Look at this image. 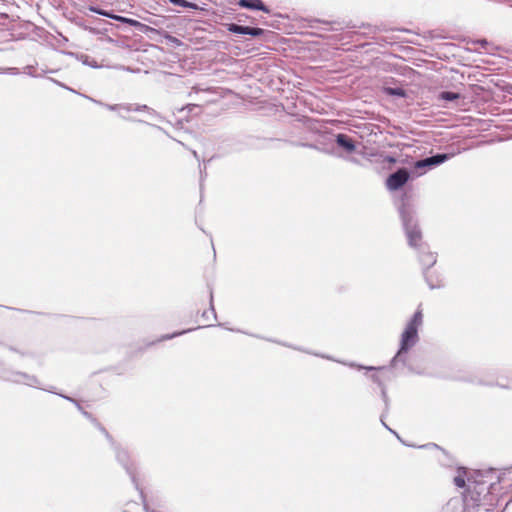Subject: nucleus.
Listing matches in <instances>:
<instances>
[{"mask_svg": "<svg viewBox=\"0 0 512 512\" xmlns=\"http://www.w3.org/2000/svg\"><path fill=\"white\" fill-rule=\"evenodd\" d=\"M65 399H67V400H69V401H71V402L75 403V404L77 405L78 409H79L80 411H82L81 406H80L78 403H76V401H75L74 399H72V398H70V397H66V396H65Z\"/></svg>", "mask_w": 512, "mask_h": 512, "instance_id": "21", "label": "nucleus"}, {"mask_svg": "<svg viewBox=\"0 0 512 512\" xmlns=\"http://www.w3.org/2000/svg\"><path fill=\"white\" fill-rule=\"evenodd\" d=\"M400 217L402 220L405 235L408 245L416 250H422L424 243L422 241V232L415 219L413 210L407 205L403 204L399 209Z\"/></svg>", "mask_w": 512, "mask_h": 512, "instance_id": "2", "label": "nucleus"}, {"mask_svg": "<svg viewBox=\"0 0 512 512\" xmlns=\"http://www.w3.org/2000/svg\"><path fill=\"white\" fill-rule=\"evenodd\" d=\"M382 395H383V397H384V399H385V398H386V393H385V390H384V389L382 390Z\"/></svg>", "mask_w": 512, "mask_h": 512, "instance_id": "26", "label": "nucleus"}, {"mask_svg": "<svg viewBox=\"0 0 512 512\" xmlns=\"http://www.w3.org/2000/svg\"><path fill=\"white\" fill-rule=\"evenodd\" d=\"M82 412H83V414H84L86 417H89V414H88L87 412H85V411H82Z\"/></svg>", "mask_w": 512, "mask_h": 512, "instance_id": "28", "label": "nucleus"}, {"mask_svg": "<svg viewBox=\"0 0 512 512\" xmlns=\"http://www.w3.org/2000/svg\"><path fill=\"white\" fill-rule=\"evenodd\" d=\"M25 73H27L28 75H31V76H35L34 73H33V67L32 66H27L25 68Z\"/></svg>", "mask_w": 512, "mask_h": 512, "instance_id": "20", "label": "nucleus"}, {"mask_svg": "<svg viewBox=\"0 0 512 512\" xmlns=\"http://www.w3.org/2000/svg\"><path fill=\"white\" fill-rule=\"evenodd\" d=\"M50 81L52 82H55V83H58L56 80H54L53 78H50Z\"/></svg>", "mask_w": 512, "mask_h": 512, "instance_id": "29", "label": "nucleus"}, {"mask_svg": "<svg viewBox=\"0 0 512 512\" xmlns=\"http://www.w3.org/2000/svg\"><path fill=\"white\" fill-rule=\"evenodd\" d=\"M423 325V314L418 309L410 320L406 323L400 336V347L396 355L393 357L391 364L396 366L398 362L406 361L407 352L414 347L419 341L418 331Z\"/></svg>", "mask_w": 512, "mask_h": 512, "instance_id": "1", "label": "nucleus"}, {"mask_svg": "<svg viewBox=\"0 0 512 512\" xmlns=\"http://www.w3.org/2000/svg\"><path fill=\"white\" fill-rule=\"evenodd\" d=\"M359 369H366V370H375L376 368L375 367H372V366H369V367H366V366H357Z\"/></svg>", "mask_w": 512, "mask_h": 512, "instance_id": "23", "label": "nucleus"}, {"mask_svg": "<svg viewBox=\"0 0 512 512\" xmlns=\"http://www.w3.org/2000/svg\"><path fill=\"white\" fill-rule=\"evenodd\" d=\"M91 10L99 15L109 17L111 19L117 20V21L125 23V24H129L130 26H133V27L142 26V24L139 21L134 20V19H130V18H126V17L118 16V15H113V14H110V13L100 10V9L91 8Z\"/></svg>", "mask_w": 512, "mask_h": 512, "instance_id": "7", "label": "nucleus"}, {"mask_svg": "<svg viewBox=\"0 0 512 512\" xmlns=\"http://www.w3.org/2000/svg\"><path fill=\"white\" fill-rule=\"evenodd\" d=\"M100 105L104 106L108 110L115 111L118 113V115L124 119L126 117L124 116V112H131V111H140V110H147L148 107L146 105H137V104H115V105H109V104H103L98 102Z\"/></svg>", "mask_w": 512, "mask_h": 512, "instance_id": "5", "label": "nucleus"}, {"mask_svg": "<svg viewBox=\"0 0 512 512\" xmlns=\"http://www.w3.org/2000/svg\"><path fill=\"white\" fill-rule=\"evenodd\" d=\"M116 457H117V460L125 467L127 472L129 474H131L132 471H131V468L128 465V462H129L128 452L125 449H123V448H119V449H117Z\"/></svg>", "mask_w": 512, "mask_h": 512, "instance_id": "10", "label": "nucleus"}, {"mask_svg": "<svg viewBox=\"0 0 512 512\" xmlns=\"http://www.w3.org/2000/svg\"><path fill=\"white\" fill-rule=\"evenodd\" d=\"M450 158L448 154H437L425 159L418 160L414 163V169L417 171V176L426 173L427 170L436 167Z\"/></svg>", "mask_w": 512, "mask_h": 512, "instance_id": "3", "label": "nucleus"}, {"mask_svg": "<svg viewBox=\"0 0 512 512\" xmlns=\"http://www.w3.org/2000/svg\"><path fill=\"white\" fill-rule=\"evenodd\" d=\"M83 63H84V64H87V65H90V66H92V67H98V66L96 65V63H95V62H91V61H87V60H85Z\"/></svg>", "mask_w": 512, "mask_h": 512, "instance_id": "22", "label": "nucleus"}, {"mask_svg": "<svg viewBox=\"0 0 512 512\" xmlns=\"http://www.w3.org/2000/svg\"><path fill=\"white\" fill-rule=\"evenodd\" d=\"M410 174L407 169L400 168L396 172L390 174L386 179V188L389 191H396L403 187L409 180Z\"/></svg>", "mask_w": 512, "mask_h": 512, "instance_id": "4", "label": "nucleus"}, {"mask_svg": "<svg viewBox=\"0 0 512 512\" xmlns=\"http://www.w3.org/2000/svg\"><path fill=\"white\" fill-rule=\"evenodd\" d=\"M172 4L184 7V8H191V9H197L198 6L194 3L188 2L186 0H169Z\"/></svg>", "mask_w": 512, "mask_h": 512, "instance_id": "15", "label": "nucleus"}, {"mask_svg": "<svg viewBox=\"0 0 512 512\" xmlns=\"http://www.w3.org/2000/svg\"><path fill=\"white\" fill-rule=\"evenodd\" d=\"M227 29H228V31H230L232 33L246 34V35H251L254 37L260 36L264 33V30L261 28H252V27H248V26H241V25L234 24V23L228 24Z\"/></svg>", "mask_w": 512, "mask_h": 512, "instance_id": "6", "label": "nucleus"}, {"mask_svg": "<svg viewBox=\"0 0 512 512\" xmlns=\"http://www.w3.org/2000/svg\"><path fill=\"white\" fill-rule=\"evenodd\" d=\"M460 97L458 93L451 92V91H444L441 92L439 95V99L444 101H454L457 100Z\"/></svg>", "mask_w": 512, "mask_h": 512, "instance_id": "13", "label": "nucleus"}, {"mask_svg": "<svg viewBox=\"0 0 512 512\" xmlns=\"http://www.w3.org/2000/svg\"><path fill=\"white\" fill-rule=\"evenodd\" d=\"M20 376L22 377V380H18L19 382L29 386L38 387L39 381L34 376H28L25 374H21Z\"/></svg>", "mask_w": 512, "mask_h": 512, "instance_id": "14", "label": "nucleus"}, {"mask_svg": "<svg viewBox=\"0 0 512 512\" xmlns=\"http://www.w3.org/2000/svg\"><path fill=\"white\" fill-rule=\"evenodd\" d=\"M371 378L373 381L380 383L379 377L377 375H372Z\"/></svg>", "mask_w": 512, "mask_h": 512, "instance_id": "24", "label": "nucleus"}, {"mask_svg": "<svg viewBox=\"0 0 512 512\" xmlns=\"http://www.w3.org/2000/svg\"><path fill=\"white\" fill-rule=\"evenodd\" d=\"M383 162L394 164V163H396V159L394 157H392V156H386L384 158Z\"/></svg>", "mask_w": 512, "mask_h": 512, "instance_id": "19", "label": "nucleus"}, {"mask_svg": "<svg viewBox=\"0 0 512 512\" xmlns=\"http://www.w3.org/2000/svg\"><path fill=\"white\" fill-rule=\"evenodd\" d=\"M420 261L424 267L429 268L436 263V256H435V254L428 252V253L423 254L420 257Z\"/></svg>", "mask_w": 512, "mask_h": 512, "instance_id": "11", "label": "nucleus"}, {"mask_svg": "<svg viewBox=\"0 0 512 512\" xmlns=\"http://www.w3.org/2000/svg\"><path fill=\"white\" fill-rule=\"evenodd\" d=\"M336 143L340 148H342L347 153H353L356 149L355 143L346 134H337Z\"/></svg>", "mask_w": 512, "mask_h": 512, "instance_id": "8", "label": "nucleus"}, {"mask_svg": "<svg viewBox=\"0 0 512 512\" xmlns=\"http://www.w3.org/2000/svg\"><path fill=\"white\" fill-rule=\"evenodd\" d=\"M211 313L213 314V316H214V318H215V317H216V315H215V311H214L213 306H211Z\"/></svg>", "mask_w": 512, "mask_h": 512, "instance_id": "25", "label": "nucleus"}, {"mask_svg": "<svg viewBox=\"0 0 512 512\" xmlns=\"http://www.w3.org/2000/svg\"><path fill=\"white\" fill-rule=\"evenodd\" d=\"M385 92L391 96H398V97L405 96L404 90L402 88H398V87L397 88L387 87V88H385Z\"/></svg>", "mask_w": 512, "mask_h": 512, "instance_id": "16", "label": "nucleus"}, {"mask_svg": "<svg viewBox=\"0 0 512 512\" xmlns=\"http://www.w3.org/2000/svg\"><path fill=\"white\" fill-rule=\"evenodd\" d=\"M239 6L247 9L261 10L264 12H268V9L265 7L261 0H240Z\"/></svg>", "mask_w": 512, "mask_h": 512, "instance_id": "9", "label": "nucleus"}, {"mask_svg": "<svg viewBox=\"0 0 512 512\" xmlns=\"http://www.w3.org/2000/svg\"><path fill=\"white\" fill-rule=\"evenodd\" d=\"M189 331H191V329L183 330V331H181V332H177V333H173V334L163 335V336L159 339V341L169 340V339H172V338H174V337H176V336H179V335H182V334H184V333H187V332H189Z\"/></svg>", "mask_w": 512, "mask_h": 512, "instance_id": "18", "label": "nucleus"}, {"mask_svg": "<svg viewBox=\"0 0 512 512\" xmlns=\"http://www.w3.org/2000/svg\"><path fill=\"white\" fill-rule=\"evenodd\" d=\"M350 367H356V365L354 363H350L348 364Z\"/></svg>", "mask_w": 512, "mask_h": 512, "instance_id": "27", "label": "nucleus"}, {"mask_svg": "<svg viewBox=\"0 0 512 512\" xmlns=\"http://www.w3.org/2000/svg\"><path fill=\"white\" fill-rule=\"evenodd\" d=\"M425 278H426V281L429 285V287L431 289H435V288H439L442 286V283L440 280H437L436 282H433L431 279H430V276L425 272Z\"/></svg>", "mask_w": 512, "mask_h": 512, "instance_id": "17", "label": "nucleus"}, {"mask_svg": "<svg viewBox=\"0 0 512 512\" xmlns=\"http://www.w3.org/2000/svg\"><path fill=\"white\" fill-rule=\"evenodd\" d=\"M465 474L466 471L463 468L458 469V474L454 477V484L457 487L463 488L465 486Z\"/></svg>", "mask_w": 512, "mask_h": 512, "instance_id": "12", "label": "nucleus"}]
</instances>
